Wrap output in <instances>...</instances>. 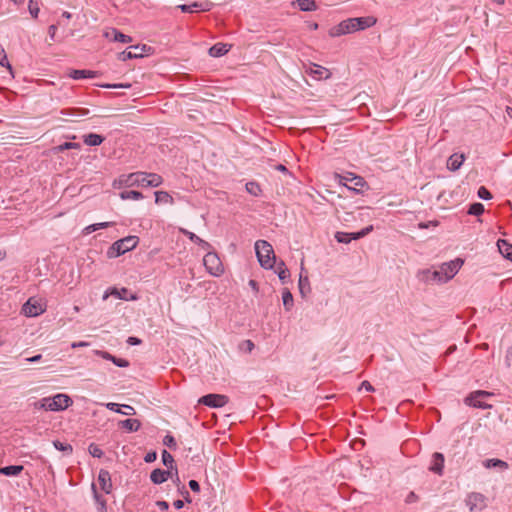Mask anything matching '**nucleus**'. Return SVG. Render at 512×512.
Instances as JSON below:
<instances>
[{
    "label": "nucleus",
    "mask_w": 512,
    "mask_h": 512,
    "mask_svg": "<svg viewBox=\"0 0 512 512\" xmlns=\"http://www.w3.org/2000/svg\"><path fill=\"white\" fill-rule=\"evenodd\" d=\"M117 182L124 187H159L163 183V178L157 173L134 172L121 175Z\"/></svg>",
    "instance_id": "f257e3e1"
},
{
    "label": "nucleus",
    "mask_w": 512,
    "mask_h": 512,
    "mask_svg": "<svg viewBox=\"0 0 512 512\" xmlns=\"http://www.w3.org/2000/svg\"><path fill=\"white\" fill-rule=\"evenodd\" d=\"M73 404L69 395L58 393L54 396L44 397L35 406L46 411H63Z\"/></svg>",
    "instance_id": "f03ea898"
},
{
    "label": "nucleus",
    "mask_w": 512,
    "mask_h": 512,
    "mask_svg": "<svg viewBox=\"0 0 512 512\" xmlns=\"http://www.w3.org/2000/svg\"><path fill=\"white\" fill-rule=\"evenodd\" d=\"M376 22L374 16L349 18L339 23L336 32H358L374 26Z\"/></svg>",
    "instance_id": "7ed1b4c3"
},
{
    "label": "nucleus",
    "mask_w": 512,
    "mask_h": 512,
    "mask_svg": "<svg viewBox=\"0 0 512 512\" xmlns=\"http://www.w3.org/2000/svg\"><path fill=\"white\" fill-rule=\"evenodd\" d=\"M255 251L258 261L264 269H272L275 266V254L273 247L269 242L265 240L256 241Z\"/></svg>",
    "instance_id": "20e7f679"
},
{
    "label": "nucleus",
    "mask_w": 512,
    "mask_h": 512,
    "mask_svg": "<svg viewBox=\"0 0 512 512\" xmlns=\"http://www.w3.org/2000/svg\"><path fill=\"white\" fill-rule=\"evenodd\" d=\"M139 242L138 237L136 236H128L117 240L112 244V246L108 250V256L110 258L118 257L130 250H133Z\"/></svg>",
    "instance_id": "39448f33"
},
{
    "label": "nucleus",
    "mask_w": 512,
    "mask_h": 512,
    "mask_svg": "<svg viewBox=\"0 0 512 512\" xmlns=\"http://www.w3.org/2000/svg\"><path fill=\"white\" fill-rule=\"evenodd\" d=\"M463 263L464 261L460 258L443 263L437 270L440 278L439 283H446L451 280L458 273Z\"/></svg>",
    "instance_id": "423d86ee"
},
{
    "label": "nucleus",
    "mask_w": 512,
    "mask_h": 512,
    "mask_svg": "<svg viewBox=\"0 0 512 512\" xmlns=\"http://www.w3.org/2000/svg\"><path fill=\"white\" fill-rule=\"evenodd\" d=\"M203 264L209 274L220 277L224 273V266L217 253L208 251L203 258Z\"/></svg>",
    "instance_id": "0eeeda50"
},
{
    "label": "nucleus",
    "mask_w": 512,
    "mask_h": 512,
    "mask_svg": "<svg viewBox=\"0 0 512 512\" xmlns=\"http://www.w3.org/2000/svg\"><path fill=\"white\" fill-rule=\"evenodd\" d=\"M47 304L44 299L31 297L22 307V312L27 317H36L46 311Z\"/></svg>",
    "instance_id": "6e6552de"
},
{
    "label": "nucleus",
    "mask_w": 512,
    "mask_h": 512,
    "mask_svg": "<svg viewBox=\"0 0 512 512\" xmlns=\"http://www.w3.org/2000/svg\"><path fill=\"white\" fill-rule=\"evenodd\" d=\"M493 396L492 392L477 390L471 392L465 399L464 403L468 406H472L475 408L488 409L491 408V405L486 404L482 401L483 398Z\"/></svg>",
    "instance_id": "1a4fd4ad"
},
{
    "label": "nucleus",
    "mask_w": 512,
    "mask_h": 512,
    "mask_svg": "<svg viewBox=\"0 0 512 512\" xmlns=\"http://www.w3.org/2000/svg\"><path fill=\"white\" fill-rule=\"evenodd\" d=\"M465 503L470 512L482 511L487 507V498L478 492H471L467 495Z\"/></svg>",
    "instance_id": "9d476101"
},
{
    "label": "nucleus",
    "mask_w": 512,
    "mask_h": 512,
    "mask_svg": "<svg viewBox=\"0 0 512 512\" xmlns=\"http://www.w3.org/2000/svg\"><path fill=\"white\" fill-rule=\"evenodd\" d=\"M213 7V3L209 0L194 1L190 4L179 5L178 8L183 13L207 12Z\"/></svg>",
    "instance_id": "9b49d317"
},
{
    "label": "nucleus",
    "mask_w": 512,
    "mask_h": 512,
    "mask_svg": "<svg viewBox=\"0 0 512 512\" xmlns=\"http://www.w3.org/2000/svg\"><path fill=\"white\" fill-rule=\"evenodd\" d=\"M152 48L146 44L129 46L121 53V59H132L146 56L150 53Z\"/></svg>",
    "instance_id": "f8f14e48"
},
{
    "label": "nucleus",
    "mask_w": 512,
    "mask_h": 512,
    "mask_svg": "<svg viewBox=\"0 0 512 512\" xmlns=\"http://www.w3.org/2000/svg\"><path fill=\"white\" fill-rule=\"evenodd\" d=\"M199 403L212 408H220L228 403V397L222 394H208L201 397Z\"/></svg>",
    "instance_id": "ddd939ff"
},
{
    "label": "nucleus",
    "mask_w": 512,
    "mask_h": 512,
    "mask_svg": "<svg viewBox=\"0 0 512 512\" xmlns=\"http://www.w3.org/2000/svg\"><path fill=\"white\" fill-rule=\"evenodd\" d=\"M341 183L355 191H360L366 184L365 180L361 176L354 175L353 173H347L342 176Z\"/></svg>",
    "instance_id": "4468645a"
},
{
    "label": "nucleus",
    "mask_w": 512,
    "mask_h": 512,
    "mask_svg": "<svg viewBox=\"0 0 512 512\" xmlns=\"http://www.w3.org/2000/svg\"><path fill=\"white\" fill-rule=\"evenodd\" d=\"M305 73L310 75L315 80H324L331 77V72L329 69L317 64H310L307 66Z\"/></svg>",
    "instance_id": "2eb2a0df"
},
{
    "label": "nucleus",
    "mask_w": 512,
    "mask_h": 512,
    "mask_svg": "<svg viewBox=\"0 0 512 512\" xmlns=\"http://www.w3.org/2000/svg\"><path fill=\"white\" fill-rule=\"evenodd\" d=\"M100 489L106 494L112 491V481L110 473L107 470L101 469L97 478Z\"/></svg>",
    "instance_id": "dca6fc26"
},
{
    "label": "nucleus",
    "mask_w": 512,
    "mask_h": 512,
    "mask_svg": "<svg viewBox=\"0 0 512 512\" xmlns=\"http://www.w3.org/2000/svg\"><path fill=\"white\" fill-rule=\"evenodd\" d=\"M417 278L423 283H439V274L437 270L424 269L417 273Z\"/></svg>",
    "instance_id": "f3484780"
},
{
    "label": "nucleus",
    "mask_w": 512,
    "mask_h": 512,
    "mask_svg": "<svg viewBox=\"0 0 512 512\" xmlns=\"http://www.w3.org/2000/svg\"><path fill=\"white\" fill-rule=\"evenodd\" d=\"M444 455L442 453H439V452H435L433 455H432V459H431V464H430V467H429V470L438 474V475H442L443 474V468H444Z\"/></svg>",
    "instance_id": "a211bd4d"
},
{
    "label": "nucleus",
    "mask_w": 512,
    "mask_h": 512,
    "mask_svg": "<svg viewBox=\"0 0 512 512\" xmlns=\"http://www.w3.org/2000/svg\"><path fill=\"white\" fill-rule=\"evenodd\" d=\"M464 161H465L464 154L454 153L447 160V168L450 171H457L462 166Z\"/></svg>",
    "instance_id": "6ab92c4d"
},
{
    "label": "nucleus",
    "mask_w": 512,
    "mask_h": 512,
    "mask_svg": "<svg viewBox=\"0 0 512 512\" xmlns=\"http://www.w3.org/2000/svg\"><path fill=\"white\" fill-rule=\"evenodd\" d=\"M110 294L112 296H115L119 299L126 300V301H129V300L135 301L138 299V296L136 294L130 293L127 288H121V289H117L115 287L111 288Z\"/></svg>",
    "instance_id": "aec40b11"
},
{
    "label": "nucleus",
    "mask_w": 512,
    "mask_h": 512,
    "mask_svg": "<svg viewBox=\"0 0 512 512\" xmlns=\"http://www.w3.org/2000/svg\"><path fill=\"white\" fill-rule=\"evenodd\" d=\"M92 491H93V497L97 505V511L98 512H107V505H106V499L99 494L97 491V487L95 483H92Z\"/></svg>",
    "instance_id": "412c9836"
},
{
    "label": "nucleus",
    "mask_w": 512,
    "mask_h": 512,
    "mask_svg": "<svg viewBox=\"0 0 512 512\" xmlns=\"http://www.w3.org/2000/svg\"><path fill=\"white\" fill-rule=\"evenodd\" d=\"M231 48V45L225 43H216L209 49V54L212 57H221L225 55Z\"/></svg>",
    "instance_id": "4be33fe9"
},
{
    "label": "nucleus",
    "mask_w": 512,
    "mask_h": 512,
    "mask_svg": "<svg viewBox=\"0 0 512 512\" xmlns=\"http://www.w3.org/2000/svg\"><path fill=\"white\" fill-rule=\"evenodd\" d=\"M170 475L169 471L161 470V469H154L151 472L150 479L154 484H161L165 482Z\"/></svg>",
    "instance_id": "5701e85b"
},
{
    "label": "nucleus",
    "mask_w": 512,
    "mask_h": 512,
    "mask_svg": "<svg viewBox=\"0 0 512 512\" xmlns=\"http://www.w3.org/2000/svg\"><path fill=\"white\" fill-rule=\"evenodd\" d=\"M499 252L508 260L512 261V245L504 239L497 241Z\"/></svg>",
    "instance_id": "b1692460"
},
{
    "label": "nucleus",
    "mask_w": 512,
    "mask_h": 512,
    "mask_svg": "<svg viewBox=\"0 0 512 512\" xmlns=\"http://www.w3.org/2000/svg\"><path fill=\"white\" fill-rule=\"evenodd\" d=\"M298 284H299L300 293L302 295L305 294V290H307V291L310 290L309 278H308L307 272L305 271V269L303 267V263L301 264V272L299 275V283Z\"/></svg>",
    "instance_id": "393cba45"
},
{
    "label": "nucleus",
    "mask_w": 512,
    "mask_h": 512,
    "mask_svg": "<svg viewBox=\"0 0 512 512\" xmlns=\"http://www.w3.org/2000/svg\"><path fill=\"white\" fill-rule=\"evenodd\" d=\"M154 194H155V203L156 204H168V205L174 204V199L168 192L156 191Z\"/></svg>",
    "instance_id": "a878e982"
},
{
    "label": "nucleus",
    "mask_w": 512,
    "mask_h": 512,
    "mask_svg": "<svg viewBox=\"0 0 512 512\" xmlns=\"http://www.w3.org/2000/svg\"><path fill=\"white\" fill-rule=\"evenodd\" d=\"M301 11L310 12L317 9L315 0H296L293 2Z\"/></svg>",
    "instance_id": "bb28decb"
},
{
    "label": "nucleus",
    "mask_w": 512,
    "mask_h": 512,
    "mask_svg": "<svg viewBox=\"0 0 512 512\" xmlns=\"http://www.w3.org/2000/svg\"><path fill=\"white\" fill-rule=\"evenodd\" d=\"M104 141V138L95 133H89L83 136V142L88 146H99Z\"/></svg>",
    "instance_id": "cd10ccee"
},
{
    "label": "nucleus",
    "mask_w": 512,
    "mask_h": 512,
    "mask_svg": "<svg viewBox=\"0 0 512 512\" xmlns=\"http://www.w3.org/2000/svg\"><path fill=\"white\" fill-rule=\"evenodd\" d=\"M69 76L75 80L85 79V78H94L96 76V72L91 70H72L69 73Z\"/></svg>",
    "instance_id": "c85d7f7f"
},
{
    "label": "nucleus",
    "mask_w": 512,
    "mask_h": 512,
    "mask_svg": "<svg viewBox=\"0 0 512 512\" xmlns=\"http://www.w3.org/2000/svg\"><path fill=\"white\" fill-rule=\"evenodd\" d=\"M22 465H11L6 467H0V474L5 476H17L23 471Z\"/></svg>",
    "instance_id": "c756f323"
},
{
    "label": "nucleus",
    "mask_w": 512,
    "mask_h": 512,
    "mask_svg": "<svg viewBox=\"0 0 512 512\" xmlns=\"http://www.w3.org/2000/svg\"><path fill=\"white\" fill-rule=\"evenodd\" d=\"M121 426L129 432H134L139 430L141 423L137 419H126L121 421Z\"/></svg>",
    "instance_id": "7c9ffc66"
},
{
    "label": "nucleus",
    "mask_w": 512,
    "mask_h": 512,
    "mask_svg": "<svg viewBox=\"0 0 512 512\" xmlns=\"http://www.w3.org/2000/svg\"><path fill=\"white\" fill-rule=\"evenodd\" d=\"M483 465L485 468H500L502 470H505L508 468L507 462L500 460V459H487L483 462Z\"/></svg>",
    "instance_id": "2f4dec72"
},
{
    "label": "nucleus",
    "mask_w": 512,
    "mask_h": 512,
    "mask_svg": "<svg viewBox=\"0 0 512 512\" xmlns=\"http://www.w3.org/2000/svg\"><path fill=\"white\" fill-rule=\"evenodd\" d=\"M276 273L283 283L290 277V272L283 261L277 264Z\"/></svg>",
    "instance_id": "473e14b6"
},
{
    "label": "nucleus",
    "mask_w": 512,
    "mask_h": 512,
    "mask_svg": "<svg viewBox=\"0 0 512 512\" xmlns=\"http://www.w3.org/2000/svg\"><path fill=\"white\" fill-rule=\"evenodd\" d=\"M282 301L286 311H290L294 305V300L291 292L288 289L282 291Z\"/></svg>",
    "instance_id": "72a5a7b5"
},
{
    "label": "nucleus",
    "mask_w": 512,
    "mask_h": 512,
    "mask_svg": "<svg viewBox=\"0 0 512 512\" xmlns=\"http://www.w3.org/2000/svg\"><path fill=\"white\" fill-rule=\"evenodd\" d=\"M143 194L135 190H127L120 193L122 200H140L143 199Z\"/></svg>",
    "instance_id": "f704fd0d"
},
{
    "label": "nucleus",
    "mask_w": 512,
    "mask_h": 512,
    "mask_svg": "<svg viewBox=\"0 0 512 512\" xmlns=\"http://www.w3.org/2000/svg\"><path fill=\"white\" fill-rule=\"evenodd\" d=\"M105 36L114 42L128 43L131 41L129 34H105Z\"/></svg>",
    "instance_id": "c9c22d12"
},
{
    "label": "nucleus",
    "mask_w": 512,
    "mask_h": 512,
    "mask_svg": "<svg viewBox=\"0 0 512 512\" xmlns=\"http://www.w3.org/2000/svg\"><path fill=\"white\" fill-rule=\"evenodd\" d=\"M0 65L2 67L7 68L9 70V72L12 73V66L9 63L6 51L2 46H0Z\"/></svg>",
    "instance_id": "e433bc0d"
},
{
    "label": "nucleus",
    "mask_w": 512,
    "mask_h": 512,
    "mask_svg": "<svg viewBox=\"0 0 512 512\" xmlns=\"http://www.w3.org/2000/svg\"><path fill=\"white\" fill-rule=\"evenodd\" d=\"M484 212V205L482 203H473L470 205L468 214L479 216Z\"/></svg>",
    "instance_id": "4c0bfd02"
},
{
    "label": "nucleus",
    "mask_w": 512,
    "mask_h": 512,
    "mask_svg": "<svg viewBox=\"0 0 512 512\" xmlns=\"http://www.w3.org/2000/svg\"><path fill=\"white\" fill-rule=\"evenodd\" d=\"M335 238L339 243H345V244L350 243L353 240V238L351 237V234L346 233V232H337L335 234Z\"/></svg>",
    "instance_id": "58836bf2"
},
{
    "label": "nucleus",
    "mask_w": 512,
    "mask_h": 512,
    "mask_svg": "<svg viewBox=\"0 0 512 512\" xmlns=\"http://www.w3.org/2000/svg\"><path fill=\"white\" fill-rule=\"evenodd\" d=\"M246 190L248 193H250L254 196H258L259 193L261 192L260 186L255 182H248L246 184Z\"/></svg>",
    "instance_id": "ea45409f"
},
{
    "label": "nucleus",
    "mask_w": 512,
    "mask_h": 512,
    "mask_svg": "<svg viewBox=\"0 0 512 512\" xmlns=\"http://www.w3.org/2000/svg\"><path fill=\"white\" fill-rule=\"evenodd\" d=\"M162 461L163 464L167 467L173 468L174 458L173 456L166 450L162 452Z\"/></svg>",
    "instance_id": "a19ab883"
},
{
    "label": "nucleus",
    "mask_w": 512,
    "mask_h": 512,
    "mask_svg": "<svg viewBox=\"0 0 512 512\" xmlns=\"http://www.w3.org/2000/svg\"><path fill=\"white\" fill-rule=\"evenodd\" d=\"M53 445L59 451H63V452H67V453L72 452V446L70 444H66V443L56 440L53 442Z\"/></svg>",
    "instance_id": "79ce46f5"
},
{
    "label": "nucleus",
    "mask_w": 512,
    "mask_h": 512,
    "mask_svg": "<svg viewBox=\"0 0 512 512\" xmlns=\"http://www.w3.org/2000/svg\"><path fill=\"white\" fill-rule=\"evenodd\" d=\"M88 450L93 457L101 458L103 456L102 449L96 444H90Z\"/></svg>",
    "instance_id": "37998d69"
},
{
    "label": "nucleus",
    "mask_w": 512,
    "mask_h": 512,
    "mask_svg": "<svg viewBox=\"0 0 512 512\" xmlns=\"http://www.w3.org/2000/svg\"><path fill=\"white\" fill-rule=\"evenodd\" d=\"M180 233H182L183 235H185L186 237L189 238V240H191L192 242H194L195 244L199 243L200 242V237H198L196 234H194L193 232H190L189 230L185 229V228H180L179 229Z\"/></svg>",
    "instance_id": "c03bdc74"
},
{
    "label": "nucleus",
    "mask_w": 512,
    "mask_h": 512,
    "mask_svg": "<svg viewBox=\"0 0 512 512\" xmlns=\"http://www.w3.org/2000/svg\"><path fill=\"white\" fill-rule=\"evenodd\" d=\"M478 197L481 198V199H484V200H489L492 198V194L490 193V191L484 187V186H481L479 189H478Z\"/></svg>",
    "instance_id": "a18cd8bd"
},
{
    "label": "nucleus",
    "mask_w": 512,
    "mask_h": 512,
    "mask_svg": "<svg viewBox=\"0 0 512 512\" xmlns=\"http://www.w3.org/2000/svg\"><path fill=\"white\" fill-rule=\"evenodd\" d=\"M79 147H80V145L78 143L65 142V143L61 144L60 146H58V150L64 151V150H69V149H77Z\"/></svg>",
    "instance_id": "49530a36"
},
{
    "label": "nucleus",
    "mask_w": 512,
    "mask_h": 512,
    "mask_svg": "<svg viewBox=\"0 0 512 512\" xmlns=\"http://www.w3.org/2000/svg\"><path fill=\"white\" fill-rule=\"evenodd\" d=\"M372 230H373V226H372V225H370V226H368V227L363 228L361 231L356 232V237H352V238H353V240L360 239V238H362V237L366 236V235H367L368 233H370Z\"/></svg>",
    "instance_id": "de8ad7c7"
},
{
    "label": "nucleus",
    "mask_w": 512,
    "mask_h": 512,
    "mask_svg": "<svg viewBox=\"0 0 512 512\" xmlns=\"http://www.w3.org/2000/svg\"><path fill=\"white\" fill-rule=\"evenodd\" d=\"M116 366L118 367H128L129 366V362L126 360V359H123V358H117L115 356H113V359L111 360Z\"/></svg>",
    "instance_id": "09e8293b"
},
{
    "label": "nucleus",
    "mask_w": 512,
    "mask_h": 512,
    "mask_svg": "<svg viewBox=\"0 0 512 512\" xmlns=\"http://www.w3.org/2000/svg\"><path fill=\"white\" fill-rule=\"evenodd\" d=\"M240 347H241V349H244L250 353V352H252V350L254 349L255 346L251 340H245L242 342Z\"/></svg>",
    "instance_id": "8fccbe9b"
},
{
    "label": "nucleus",
    "mask_w": 512,
    "mask_h": 512,
    "mask_svg": "<svg viewBox=\"0 0 512 512\" xmlns=\"http://www.w3.org/2000/svg\"><path fill=\"white\" fill-rule=\"evenodd\" d=\"M94 353L100 357H102L103 359H106V360H109L111 361L113 359V355L106 352V351H101V350H95Z\"/></svg>",
    "instance_id": "3c124183"
},
{
    "label": "nucleus",
    "mask_w": 512,
    "mask_h": 512,
    "mask_svg": "<svg viewBox=\"0 0 512 512\" xmlns=\"http://www.w3.org/2000/svg\"><path fill=\"white\" fill-rule=\"evenodd\" d=\"M105 406H106L107 409H109L111 411H114V412L122 414V410L120 409V406L117 403L109 402Z\"/></svg>",
    "instance_id": "603ef678"
},
{
    "label": "nucleus",
    "mask_w": 512,
    "mask_h": 512,
    "mask_svg": "<svg viewBox=\"0 0 512 512\" xmlns=\"http://www.w3.org/2000/svg\"><path fill=\"white\" fill-rule=\"evenodd\" d=\"M121 407L124 408V410H122V414H124V415H135V413H136L135 409L130 405L124 404V405H121Z\"/></svg>",
    "instance_id": "864d4df0"
},
{
    "label": "nucleus",
    "mask_w": 512,
    "mask_h": 512,
    "mask_svg": "<svg viewBox=\"0 0 512 512\" xmlns=\"http://www.w3.org/2000/svg\"><path fill=\"white\" fill-rule=\"evenodd\" d=\"M157 458V454L155 452H149L145 455L144 460L147 463L154 462Z\"/></svg>",
    "instance_id": "5fc2aeb1"
},
{
    "label": "nucleus",
    "mask_w": 512,
    "mask_h": 512,
    "mask_svg": "<svg viewBox=\"0 0 512 512\" xmlns=\"http://www.w3.org/2000/svg\"><path fill=\"white\" fill-rule=\"evenodd\" d=\"M29 11L33 17H37L38 12H39V8L37 7V4H33V2L31 1L29 4Z\"/></svg>",
    "instance_id": "6e6d98bb"
},
{
    "label": "nucleus",
    "mask_w": 512,
    "mask_h": 512,
    "mask_svg": "<svg viewBox=\"0 0 512 512\" xmlns=\"http://www.w3.org/2000/svg\"><path fill=\"white\" fill-rule=\"evenodd\" d=\"M189 487L194 492H199L200 491V485H199V483L196 480H190L189 481Z\"/></svg>",
    "instance_id": "4d7b16f0"
},
{
    "label": "nucleus",
    "mask_w": 512,
    "mask_h": 512,
    "mask_svg": "<svg viewBox=\"0 0 512 512\" xmlns=\"http://www.w3.org/2000/svg\"><path fill=\"white\" fill-rule=\"evenodd\" d=\"M113 224H114L113 222H100V223H95L94 226L96 227V230H99V229L108 228V227L112 226Z\"/></svg>",
    "instance_id": "13d9d810"
},
{
    "label": "nucleus",
    "mask_w": 512,
    "mask_h": 512,
    "mask_svg": "<svg viewBox=\"0 0 512 512\" xmlns=\"http://www.w3.org/2000/svg\"><path fill=\"white\" fill-rule=\"evenodd\" d=\"M361 389H365L367 392H373L374 388L369 381H363L361 383Z\"/></svg>",
    "instance_id": "bf43d9fd"
},
{
    "label": "nucleus",
    "mask_w": 512,
    "mask_h": 512,
    "mask_svg": "<svg viewBox=\"0 0 512 512\" xmlns=\"http://www.w3.org/2000/svg\"><path fill=\"white\" fill-rule=\"evenodd\" d=\"M197 245H199L205 251H209L211 248V245L207 241H205L201 238H200V242L197 243Z\"/></svg>",
    "instance_id": "052dcab7"
},
{
    "label": "nucleus",
    "mask_w": 512,
    "mask_h": 512,
    "mask_svg": "<svg viewBox=\"0 0 512 512\" xmlns=\"http://www.w3.org/2000/svg\"><path fill=\"white\" fill-rule=\"evenodd\" d=\"M87 346H89V343H88V342H85V341L73 342V343L71 344V347H72L73 349H75V348H80V347H87Z\"/></svg>",
    "instance_id": "680f3d73"
},
{
    "label": "nucleus",
    "mask_w": 512,
    "mask_h": 512,
    "mask_svg": "<svg viewBox=\"0 0 512 512\" xmlns=\"http://www.w3.org/2000/svg\"><path fill=\"white\" fill-rule=\"evenodd\" d=\"M94 231H96V227L94 226V224H91V225H88L87 227L84 228L83 233L85 235H88V234H90V233H92Z\"/></svg>",
    "instance_id": "e2e57ef3"
},
{
    "label": "nucleus",
    "mask_w": 512,
    "mask_h": 512,
    "mask_svg": "<svg viewBox=\"0 0 512 512\" xmlns=\"http://www.w3.org/2000/svg\"><path fill=\"white\" fill-rule=\"evenodd\" d=\"M156 505L161 509V510H167L169 508V505L166 501H157Z\"/></svg>",
    "instance_id": "0e129e2a"
},
{
    "label": "nucleus",
    "mask_w": 512,
    "mask_h": 512,
    "mask_svg": "<svg viewBox=\"0 0 512 512\" xmlns=\"http://www.w3.org/2000/svg\"><path fill=\"white\" fill-rule=\"evenodd\" d=\"M128 343L131 344V345H138L141 343V340L136 338V337H129L128 338Z\"/></svg>",
    "instance_id": "69168bd1"
},
{
    "label": "nucleus",
    "mask_w": 512,
    "mask_h": 512,
    "mask_svg": "<svg viewBox=\"0 0 512 512\" xmlns=\"http://www.w3.org/2000/svg\"><path fill=\"white\" fill-rule=\"evenodd\" d=\"M41 358H42V356H41L40 354H38V355H35V356H33V357L26 358V361H27V362H37V361H39Z\"/></svg>",
    "instance_id": "338daca9"
},
{
    "label": "nucleus",
    "mask_w": 512,
    "mask_h": 512,
    "mask_svg": "<svg viewBox=\"0 0 512 512\" xmlns=\"http://www.w3.org/2000/svg\"><path fill=\"white\" fill-rule=\"evenodd\" d=\"M173 505L176 509H181L184 505V502L182 500H176L174 501Z\"/></svg>",
    "instance_id": "774afa93"
}]
</instances>
